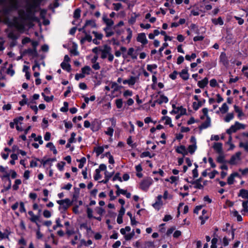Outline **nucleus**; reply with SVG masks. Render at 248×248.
Listing matches in <instances>:
<instances>
[{
    "instance_id": "1",
    "label": "nucleus",
    "mask_w": 248,
    "mask_h": 248,
    "mask_svg": "<svg viewBox=\"0 0 248 248\" xmlns=\"http://www.w3.org/2000/svg\"><path fill=\"white\" fill-rule=\"evenodd\" d=\"M35 9L31 8V6L27 4L26 11L23 9L18 11V14L20 20L24 22L25 21H29V25L30 27L33 26V22H39L40 21L38 17L35 16Z\"/></svg>"
},
{
    "instance_id": "2",
    "label": "nucleus",
    "mask_w": 248,
    "mask_h": 248,
    "mask_svg": "<svg viewBox=\"0 0 248 248\" xmlns=\"http://www.w3.org/2000/svg\"><path fill=\"white\" fill-rule=\"evenodd\" d=\"M153 180L151 178H147L141 181L140 184V187L143 190H147L152 185Z\"/></svg>"
},
{
    "instance_id": "3",
    "label": "nucleus",
    "mask_w": 248,
    "mask_h": 248,
    "mask_svg": "<svg viewBox=\"0 0 248 248\" xmlns=\"http://www.w3.org/2000/svg\"><path fill=\"white\" fill-rule=\"evenodd\" d=\"M219 61L225 67H227L229 65L228 58L225 52H221L219 57Z\"/></svg>"
},
{
    "instance_id": "4",
    "label": "nucleus",
    "mask_w": 248,
    "mask_h": 248,
    "mask_svg": "<svg viewBox=\"0 0 248 248\" xmlns=\"http://www.w3.org/2000/svg\"><path fill=\"white\" fill-rule=\"evenodd\" d=\"M57 203L60 204L64 210H66L71 205V202L69 199L59 200L57 201Z\"/></svg>"
},
{
    "instance_id": "5",
    "label": "nucleus",
    "mask_w": 248,
    "mask_h": 248,
    "mask_svg": "<svg viewBox=\"0 0 248 248\" xmlns=\"http://www.w3.org/2000/svg\"><path fill=\"white\" fill-rule=\"evenodd\" d=\"M208 109H202L204 116L207 117L206 120L199 127L200 129H205L210 125V119L207 116Z\"/></svg>"
},
{
    "instance_id": "6",
    "label": "nucleus",
    "mask_w": 248,
    "mask_h": 248,
    "mask_svg": "<svg viewBox=\"0 0 248 248\" xmlns=\"http://www.w3.org/2000/svg\"><path fill=\"white\" fill-rule=\"evenodd\" d=\"M111 47L108 46L107 45H105L104 46L103 49H99V50L101 52V58L102 59H105L107 57V56L109 53V52L111 51Z\"/></svg>"
},
{
    "instance_id": "7",
    "label": "nucleus",
    "mask_w": 248,
    "mask_h": 248,
    "mask_svg": "<svg viewBox=\"0 0 248 248\" xmlns=\"http://www.w3.org/2000/svg\"><path fill=\"white\" fill-rule=\"evenodd\" d=\"M241 152H237L235 155H233L228 163L231 165H235L240 160Z\"/></svg>"
},
{
    "instance_id": "8",
    "label": "nucleus",
    "mask_w": 248,
    "mask_h": 248,
    "mask_svg": "<svg viewBox=\"0 0 248 248\" xmlns=\"http://www.w3.org/2000/svg\"><path fill=\"white\" fill-rule=\"evenodd\" d=\"M137 41L145 45L148 43V40L146 37V34L144 32L140 33L138 34Z\"/></svg>"
},
{
    "instance_id": "9",
    "label": "nucleus",
    "mask_w": 248,
    "mask_h": 248,
    "mask_svg": "<svg viewBox=\"0 0 248 248\" xmlns=\"http://www.w3.org/2000/svg\"><path fill=\"white\" fill-rule=\"evenodd\" d=\"M188 67L183 69L181 72L179 73L180 77L184 80H186L189 78V74L188 73Z\"/></svg>"
},
{
    "instance_id": "10",
    "label": "nucleus",
    "mask_w": 248,
    "mask_h": 248,
    "mask_svg": "<svg viewBox=\"0 0 248 248\" xmlns=\"http://www.w3.org/2000/svg\"><path fill=\"white\" fill-rule=\"evenodd\" d=\"M28 214L31 216L30 220L34 223H35L38 228L40 227V225L37 223V221L39 220V216L34 215L33 212L31 211H29Z\"/></svg>"
},
{
    "instance_id": "11",
    "label": "nucleus",
    "mask_w": 248,
    "mask_h": 248,
    "mask_svg": "<svg viewBox=\"0 0 248 248\" xmlns=\"http://www.w3.org/2000/svg\"><path fill=\"white\" fill-rule=\"evenodd\" d=\"M214 149L219 154L223 153L222 144L220 142H216L213 146Z\"/></svg>"
},
{
    "instance_id": "12",
    "label": "nucleus",
    "mask_w": 248,
    "mask_h": 248,
    "mask_svg": "<svg viewBox=\"0 0 248 248\" xmlns=\"http://www.w3.org/2000/svg\"><path fill=\"white\" fill-rule=\"evenodd\" d=\"M208 83V78L207 77L198 82V86L202 89L204 88Z\"/></svg>"
},
{
    "instance_id": "13",
    "label": "nucleus",
    "mask_w": 248,
    "mask_h": 248,
    "mask_svg": "<svg viewBox=\"0 0 248 248\" xmlns=\"http://www.w3.org/2000/svg\"><path fill=\"white\" fill-rule=\"evenodd\" d=\"M5 23L7 24L9 27H14L17 24V18L15 17L13 19V22H12L8 17H7L5 20Z\"/></svg>"
},
{
    "instance_id": "14",
    "label": "nucleus",
    "mask_w": 248,
    "mask_h": 248,
    "mask_svg": "<svg viewBox=\"0 0 248 248\" xmlns=\"http://www.w3.org/2000/svg\"><path fill=\"white\" fill-rule=\"evenodd\" d=\"M211 21L215 25H219L222 26L224 24V21L221 16L218 17L217 18H212Z\"/></svg>"
},
{
    "instance_id": "15",
    "label": "nucleus",
    "mask_w": 248,
    "mask_h": 248,
    "mask_svg": "<svg viewBox=\"0 0 248 248\" xmlns=\"http://www.w3.org/2000/svg\"><path fill=\"white\" fill-rule=\"evenodd\" d=\"M85 36L82 38L80 40V44H83L85 41H88V42H91L92 41V36L86 32V34H85Z\"/></svg>"
},
{
    "instance_id": "16",
    "label": "nucleus",
    "mask_w": 248,
    "mask_h": 248,
    "mask_svg": "<svg viewBox=\"0 0 248 248\" xmlns=\"http://www.w3.org/2000/svg\"><path fill=\"white\" fill-rule=\"evenodd\" d=\"M61 67L63 70H65L68 72H70L71 70V65L69 63H66L64 62H62L61 63Z\"/></svg>"
},
{
    "instance_id": "17",
    "label": "nucleus",
    "mask_w": 248,
    "mask_h": 248,
    "mask_svg": "<svg viewBox=\"0 0 248 248\" xmlns=\"http://www.w3.org/2000/svg\"><path fill=\"white\" fill-rule=\"evenodd\" d=\"M239 174L237 172L232 173L228 178L227 183L229 185H232L234 182V179L235 177L238 176Z\"/></svg>"
},
{
    "instance_id": "18",
    "label": "nucleus",
    "mask_w": 248,
    "mask_h": 248,
    "mask_svg": "<svg viewBox=\"0 0 248 248\" xmlns=\"http://www.w3.org/2000/svg\"><path fill=\"white\" fill-rule=\"evenodd\" d=\"M41 3V0H32L31 3H28L29 5L31 6V8H33L36 9L37 8H40V6Z\"/></svg>"
},
{
    "instance_id": "19",
    "label": "nucleus",
    "mask_w": 248,
    "mask_h": 248,
    "mask_svg": "<svg viewBox=\"0 0 248 248\" xmlns=\"http://www.w3.org/2000/svg\"><path fill=\"white\" fill-rule=\"evenodd\" d=\"M238 196L241 197L242 198L244 199H248V190L245 189H241L239 191Z\"/></svg>"
},
{
    "instance_id": "20",
    "label": "nucleus",
    "mask_w": 248,
    "mask_h": 248,
    "mask_svg": "<svg viewBox=\"0 0 248 248\" xmlns=\"http://www.w3.org/2000/svg\"><path fill=\"white\" fill-rule=\"evenodd\" d=\"M78 46L76 43H73L72 49L70 50V52L74 56H78L79 52L78 51Z\"/></svg>"
},
{
    "instance_id": "21",
    "label": "nucleus",
    "mask_w": 248,
    "mask_h": 248,
    "mask_svg": "<svg viewBox=\"0 0 248 248\" xmlns=\"http://www.w3.org/2000/svg\"><path fill=\"white\" fill-rule=\"evenodd\" d=\"M111 88H113V92H118L122 88H123V86L122 85H119L117 83L115 82H111Z\"/></svg>"
},
{
    "instance_id": "22",
    "label": "nucleus",
    "mask_w": 248,
    "mask_h": 248,
    "mask_svg": "<svg viewBox=\"0 0 248 248\" xmlns=\"http://www.w3.org/2000/svg\"><path fill=\"white\" fill-rule=\"evenodd\" d=\"M168 100V98L167 96L164 95H161L159 98L157 99L156 102L159 104H161L163 103H167Z\"/></svg>"
},
{
    "instance_id": "23",
    "label": "nucleus",
    "mask_w": 248,
    "mask_h": 248,
    "mask_svg": "<svg viewBox=\"0 0 248 248\" xmlns=\"http://www.w3.org/2000/svg\"><path fill=\"white\" fill-rule=\"evenodd\" d=\"M29 55L32 56L33 58H37L39 55L37 51V49L28 48Z\"/></svg>"
},
{
    "instance_id": "24",
    "label": "nucleus",
    "mask_w": 248,
    "mask_h": 248,
    "mask_svg": "<svg viewBox=\"0 0 248 248\" xmlns=\"http://www.w3.org/2000/svg\"><path fill=\"white\" fill-rule=\"evenodd\" d=\"M189 28L191 30L193 31L196 34L199 35L200 33V29L198 28V26L194 23H192L190 26Z\"/></svg>"
},
{
    "instance_id": "25",
    "label": "nucleus",
    "mask_w": 248,
    "mask_h": 248,
    "mask_svg": "<svg viewBox=\"0 0 248 248\" xmlns=\"http://www.w3.org/2000/svg\"><path fill=\"white\" fill-rule=\"evenodd\" d=\"M157 67V65L156 64H148L147 65V70L151 73H153L155 75L157 74V72H153V69H156Z\"/></svg>"
},
{
    "instance_id": "26",
    "label": "nucleus",
    "mask_w": 248,
    "mask_h": 248,
    "mask_svg": "<svg viewBox=\"0 0 248 248\" xmlns=\"http://www.w3.org/2000/svg\"><path fill=\"white\" fill-rule=\"evenodd\" d=\"M103 20L104 22L106 23L107 27H108V28H110L114 24V22L112 19L108 18L106 17H103Z\"/></svg>"
},
{
    "instance_id": "27",
    "label": "nucleus",
    "mask_w": 248,
    "mask_h": 248,
    "mask_svg": "<svg viewBox=\"0 0 248 248\" xmlns=\"http://www.w3.org/2000/svg\"><path fill=\"white\" fill-rule=\"evenodd\" d=\"M110 29V28H108V27H106L104 29V31L106 33V36L107 37H109L114 34V32L113 31H109Z\"/></svg>"
},
{
    "instance_id": "28",
    "label": "nucleus",
    "mask_w": 248,
    "mask_h": 248,
    "mask_svg": "<svg viewBox=\"0 0 248 248\" xmlns=\"http://www.w3.org/2000/svg\"><path fill=\"white\" fill-rule=\"evenodd\" d=\"M85 24L86 27L88 26H90L92 28L96 27V24L95 21L93 20H87Z\"/></svg>"
},
{
    "instance_id": "29",
    "label": "nucleus",
    "mask_w": 248,
    "mask_h": 248,
    "mask_svg": "<svg viewBox=\"0 0 248 248\" xmlns=\"http://www.w3.org/2000/svg\"><path fill=\"white\" fill-rule=\"evenodd\" d=\"M91 71V68L89 66H85L83 68H81V72L82 73H83L84 75H90V71Z\"/></svg>"
},
{
    "instance_id": "30",
    "label": "nucleus",
    "mask_w": 248,
    "mask_h": 248,
    "mask_svg": "<svg viewBox=\"0 0 248 248\" xmlns=\"http://www.w3.org/2000/svg\"><path fill=\"white\" fill-rule=\"evenodd\" d=\"M237 130L236 124L232 125L227 130V134L231 135L232 133H234Z\"/></svg>"
},
{
    "instance_id": "31",
    "label": "nucleus",
    "mask_w": 248,
    "mask_h": 248,
    "mask_svg": "<svg viewBox=\"0 0 248 248\" xmlns=\"http://www.w3.org/2000/svg\"><path fill=\"white\" fill-rule=\"evenodd\" d=\"M46 146L49 148L53 151L54 154L56 155L57 154V150L52 142L47 143Z\"/></svg>"
},
{
    "instance_id": "32",
    "label": "nucleus",
    "mask_w": 248,
    "mask_h": 248,
    "mask_svg": "<svg viewBox=\"0 0 248 248\" xmlns=\"http://www.w3.org/2000/svg\"><path fill=\"white\" fill-rule=\"evenodd\" d=\"M217 161L220 163H223L225 162V156L223 154V153L219 154V155L217 158Z\"/></svg>"
},
{
    "instance_id": "33",
    "label": "nucleus",
    "mask_w": 248,
    "mask_h": 248,
    "mask_svg": "<svg viewBox=\"0 0 248 248\" xmlns=\"http://www.w3.org/2000/svg\"><path fill=\"white\" fill-rule=\"evenodd\" d=\"M81 10L79 8L76 9L74 12L73 17L75 19H78L80 17Z\"/></svg>"
},
{
    "instance_id": "34",
    "label": "nucleus",
    "mask_w": 248,
    "mask_h": 248,
    "mask_svg": "<svg viewBox=\"0 0 248 248\" xmlns=\"http://www.w3.org/2000/svg\"><path fill=\"white\" fill-rule=\"evenodd\" d=\"M196 149V143H195L193 144L189 145L188 147V152L191 154H193L194 153Z\"/></svg>"
},
{
    "instance_id": "35",
    "label": "nucleus",
    "mask_w": 248,
    "mask_h": 248,
    "mask_svg": "<svg viewBox=\"0 0 248 248\" xmlns=\"http://www.w3.org/2000/svg\"><path fill=\"white\" fill-rule=\"evenodd\" d=\"M86 159L84 157H83L80 159H77V161L80 162L79 164L78 165V168L80 169L82 168L84 166V164L86 162Z\"/></svg>"
},
{
    "instance_id": "36",
    "label": "nucleus",
    "mask_w": 248,
    "mask_h": 248,
    "mask_svg": "<svg viewBox=\"0 0 248 248\" xmlns=\"http://www.w3.org/2000/svg\"><path fill=\"white\" fill-rule=\"evenodd\" d=\"M7 74L10 75L11 76H14L15 74V71L13 69V65L12 64H10L6 72Z\"/></svg>"
},
{
    "instance_id": "37",
    "label": "nucleus",
    "mask_w": 248,
    "mask_h": 248,
    "mask_svg": "<svg viewBox=\"0 0 248 248\" xmlns=\"http://www.w3.org/2000/svg\"><path fill=\"white\" fill-rule=\"evenodd\" d=\"M40 16L42 19H45L47 13V10L45 9H41L40 8Z\"/></svg>"
},
{
    "instance_id": "38",
    "label": "nucleus",
    "mask_w": 248,
    "mask_h": 248,
    "mask_svg": "<svg viewBox=\"0 0 248 248\" xmlns=\"http://www.w3.org/2000/svg\"><path fill=\"white\" fill-rule=\"evenodd\" d=\"M162 120H165V124H169L170 127H172L173 125L171 124V119L168 116H163L162 118Z\"/></svg>"
},
{
    "instance_id": "39",
    "label": "nucleus",
    "mask_w": 248,
    "mask_h": 248,
    "mask_svg": "<svg viewBox=\"0 0 248 248\" xmlns=\"http://www.w3.org/2000/svg\"><path fill=\"white\" fill-rule=\"evenodd\" d=\"M21 184V181L20 179H16L15 181V184L13 186V188L15 190L18 189V185Z\"/></svg>"
},
{
    "instance_id": "40",
    "label": "nucleus",
    "mask_w": 248,
    "mask_h": 248,
    "mask_svg": "<svg viewBox=\"0 0 248 248\" xmlns=\"http://www.w3.org/2000/svg\"><path fill=\"white\" fill-rule=\"evenodd\" d=\"M42 95L43 96L44 100L47 102L51 101L54 98L53 95H51V96H47L44 93H42Z\"/></svg>"
},
{
    "instance_id": "41",
    "label": "nucleus",
    "mask_w": 248,
    "mask_h": 248,
    "mask_svg": "<svg viewBox=\"0 0 248 248\" xmlns=\"http://www.w3.org/2000/svg\"><path fill=\"white\" fill-rule=\"evenodd\" d=\"M233 118V114L232 113H228L226 116L224 118V121L226 122H230Z\"/></svg>"
},
{
    "instance_id": "42",
    "label": "nucleus",
    "mask_w": 248,
    "mask_h": 248,
    "mask_svg": "<svg viewBox=\"0 0 248 248\" xmlns=\"http://www.w3.org/2000/svg\"><path fill=\"white\" fill-rule=\"evenodd\" d=\"M115 104L118 108H121L123 106V100L122 99H117L115 100Z\"/></svg>"
},
{
    "instance_id": "43",
    "label": "nucleus",
    "mask_w": 248,
    "mask_h": 248,
    "mask_svg": "<svg viewBox=\"0 0 248 248\" xmlns=\"http://www.w3.org/2000/svg\"><path fill=\"white\" fill-rule=\"evenodd\" d=\"M127 31L128 32V35L126 37V39L128 41V42L129 43L132 37V31L130 29V28H127L126 29Z\"/></svg>"
},
{
    "instance_id": "44",
    "label": "nucleus",
    "mask_w": 248,
    "mask_h": 248,
    "mask_svg": "<svg viewBox=\"0 0 248 248\" xmlns=\"http://www.w3.org/2000/svg\"><path fill=\"white\" fill-rule=\"evenodd\" d=\"M210 86L211 87L215 88L218 86L217 81L215 78H213L210 81Z\"/></svg>"
},
{
    "instance_id": "45",
    "label": "nucleus",
    "mask_w": 248,
    "mask_h": 248,
    "mask_svg": "<svg viewBox=\"0 0 248 248\" xmlns=\"http://www.w3.org/2000/svg\"><path fill=\"white\" fill-rule=\"evenodd\" d=\"M138 16V15H136L135 16H131L128 20V23L130 25H133L136 21V18Z\"/></svg>"
},
{
    "instance_id": "46",
    "label": "nucleus",
    "mask_w": 248,
    "mask_h": 248,
    "mask_svg": "<svg viewBox=\"0 0 248 248\" xmlns=\"http://www.w3.org/2000/svg\"><path fill=\"white\" fill-rule=\"evenodd\" d=\"M168 46V44L166 42L163 44L162 46H161L158 49V52L160 56H162V52L163 50Z\"/></svg>"
},
{
    "instance_id": "47",
    "label": "nucleus",
    "mask_w": 248,
    "mask_h": 248,
    "mask_svg": "<svg viewBox=\"0 0 248 248\" xmlns=\"http://www.w3.org/2000/svg\"><path fill=\"white\" fill-rule=\"evenodd\" d=\"M113 132H114L113 128L111 127H109L107 128V131H106L105 132V133H106V134H107L110 137H112L113 136Z\"/></svg>"
},
{
    "instance_id": "48",
    "label": "nucleus",
    "mask_w": 248,
    "mask_h": 248,
    "mask_svg": "<svg viewBox=\"0 0 248 248\" xmlns=\"http://www.w3.org/2000/svg\"><path fill=\"white\" fill-rule=\"evenodd\" d=\"M128 80L129 85H134L136 82V78L134 76H131Z\"/></svg>"
},
{
    "instance_id": "49",
    "label": "nucleus",
    "mask_w": 248,
    "mask_h": 248,
    "mask_svg": "<svg viewBox=\"0 0 248 248\" xmlns=\"http://www.w3.org/2000/svg\"><path fill=\"white\" fill-rule=\"evenodd\" d=\"M95 151L97 155L98 156L103 152L104 148L102 147L99 146L96 148Z\"/></svg>"
},
{
    "instance_id": "50",
    "label": "nucleus",
    "mask_w": 248,
    "mask_h": 248,
    "mask_svg": "<svg viewBox=\"0 0 248 248\" xmlns=\"http://www.w3.org/2000/svg\"><path fill=\"white\" fill-rule=\"evenodd\" d=\"M239 147L243 148L245 151L248 152V142L243 143L242 142H240Z\"/></svg>"
},
{
    "instance_id": "51",
    "label": "nucleus",
    "mask_w": 248,
    "mask_h": 248,
    "mask_svg": "<svg viewBox=\"0 0 248 248\" xmlns=\"http://www.w3.org/2000/svg\"><path fill=\"white\" fill-rule=\"evenodd\" d=\"M178 72L174 70L172 73H171L169 75V77L172 80H175L177 78V75H178Z\"/></svg>"
},
{
    "instance_id": "52",
    "label": "nucleus",
    "mask_w": 248,
    "mask_h": 248,
    "mask_svg": "<svg viewBox=\"0 0 248 248\" xmlns=\"http://www.w3.org/2000/svg\"><path fill=\"white\" fill-rule=\"evenodd\" d=\"M135 235V232L134 231H133L132 232L128 234H126L124 235V238L126 240H130L133 237V236H134Z\"/></svg>"
},
{
    "instance_id": "53",
    "label": "nucleus",
    "mask_w": 248,
    "mask_h": 248,
    "mask_svg": "<svg viewBox=\"0 0 248 248\" xmlns=\"http://www.w3.org/2000/svg\"><path fill=\"white\" fill-rule=\"evenodd\" d=\"M243 209L241 210V213H247L248 212V205L245 202H242Z\"/></svg>"
},
{
    "instance_id": "54",
    "label": "nucleus",
    "mask_w": 248,
    "mask_h": 248,
    "mask_svg": "<svg viewBox=\"0 0 248 248\" xmlns=\"http://www.w3.org/2000/svg\"><path fill=\"white\" fill-rule=\"evenodd\" d=\"M185 147L184 145H181L179 147H178L177 149H176V151L177 153L179 154H181L184 152V151L185 150Z\"/></svg>"
},
{
    "instance_id": "55",
    "label": "nucleus",
    "mask_w": 248,
    "mask_h": 248,
    "mask_svg": "<svg viewBox=\"0 0 248 248\" xmlns=\"http://www.w3.org/2000/svg\"><path fill=\"white\" fill-rule=\"evenodd\" d=\"M113 5L114 6V10L116 11H119L122 7V4L121 3H114Z\"/></svg>"
},
{
    "instance_id": "56",
    "label": "nucleus",
    "mask_w": 248,
    "mask_h": 248,
    "mask_svg": "<svg viewBox=\"0 0 248 248\" xmlns=\"http://www.w3.org/2000/svg\"><path fill=\"white\" fill-rule=\"evenodd\" d=\"M100 172V171L99 169L95 170V175L94 176V179L95 180H98L101 178Z\"/></svg>"
},
{
    "instance_id": "57",
    "label": "nucleus",
    "mask_w": 248,
    "mask_h": 248,
    "mask_svg": "<svg viewBox=\"0 0 248 248\" xmlns=\"http://www.w3.org/2000/svg\"><path fill=\"white\" fill-rule=\"evenodd\" d=\"M120 174L119 172L116 173L115 174V175H114V176L113 177L112 180L113 181H116V180H118L120 182H122V179L120 176Z\"/></svg>"
},
{
    "instance_id": "58",
    "label": "nucleus",
    "mask_w": 248,
    "mask_h": 248,
    "mask_svg": "<svg viewBox=\"0 0 248 248\" xmlns=\"http://www.w3.org/2000/svg\"><path fill=\"white\" fill-rule=\"evenodd\" d=\"M76 134L75 133L73 132L71 134V137L68 140V142L69 143H73L75 142V136Z\"/></svg>"
},
{
    "instance_id": "59",
    "label": "nucleus",
    "mask_w": 248,
    "mask_h": 248,
    "mask_svg": "<svg viewBox=\"0 0 248 248\" xmlns=\"http://www.w3.org/2000/svg\"><path fill=\"white\" fill-rule=\"evenodd\" d=\"M65 165V163L63 161H62L60 163L57 164V167L60 170L62 171L63 170V167Z\"/></svg>"
},
{
    "instance_id": "60",
    "label": "nucleus",
    "mask_w": 248,
    "mask_h": 248,
    "mask_svg": "<svg viewBox=\"0 0 248 248\" xmlns=\"http://www.w3.org/2000/svg\"><path fill=\"white\" fill-rule=\"evenodd\" d=\"M95 210L97 213V214H98L100 215H102L105 212L104 209H103L101 207H96Z\"/></svg>"
},
{
    "instance_id": "61",
    "label": "nucleus",
    "mask_w": 248,
    "mask_h": 248,
    "mask_svg": "<svg viewBox=\"0 0 248 248\" xmlns=\"http://www.w3.org/2000/svg\"><path fill=\"white\" fill-rule=\"evenodd\" d=\"M235 124H236V128H237V130L241 129H244L245 128L246 126L245 124H240L237 122H235Z\"/></svg>"
},
{
    "instance_id": "62",
    "label": "nucleus",
    "mask_w": 248,
    "mask_h": 248,
    "mask_svg": "<svg viewBox=\"0 0 248 248\" xmlns=\"http://www.w3.org/2000/svg\"><path fill=\"white\" fill-rule=\"evenodd\" d=\"M87 213L88 215V217L89 218L93 217V210L90 208H88L87 209Z\"/></svg>"
},
{
    "instance_id": "63",
    "label": "nucleus",
    "mask_w": 248,
    "mask_h": 248,
    "mask_svg": "<svg viewBox=\"0 0 248 248\" xmlns=\"http://www.w3.org/2000/svg\"><path fill=\"white\" fill-rule=\"evenodd\" d=\"M204 39V36L201 35V36H195L194 38H193V41L194 42H197V41H202Z\"/></svg>"
},
{
    "instance_id": "64",
    "label": "nucleus",
    "mask_w": 248,
    "mask_h": 248,
    "mask_svg": "<svg viewBox=\"0 0 248 248\" xmlns=\"http://www.w3.org/2000/svg\"><path fill=\"white\" fill-rule=\"evenodd\" d=\"M234 18L238 21V23L240 25H242L244 22V19L241 17L235 16Z\"/></svg>"
}]
</instances>
